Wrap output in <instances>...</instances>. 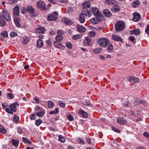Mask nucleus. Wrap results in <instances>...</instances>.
I'll return each instance as SVG.
<instances>
[{
  "label": "nucleus",
  "mask_w": 149,
  "mask_h": 149,
  "mask_svg": "<svg viewBox=\"0 0 149 149\" xmlns=\"http://www.w3.org/2000/svg\"><path fill=\"white\" fill-rule=\"evenodd\" d=\"M7 18V17H6L5 16H4L2 15H1L0 14V20H6V19Z\"/></svg>",
  "instance_id": "nucleus-40"
},
{
  "label": "nucleus",
  "mask_w": 149,
  "mask_h": 149,
  "mask_svg": "<svg viewBox=\"0 0 149 149\" xmlns=\"http://www.w3.org/2000/svg\"><path fill=\"white\" fill-rule=\"evenodd\" d=\"M129 39L132 42H134V40H135L134 37L133 36H131L130 38Z\"/></svg>",
  "instance_id": "nucleus-51"
},
{
  "label": "nucleus",
  "mask_w": 149,
  "mask_h": 149,
  "mask_svg": "<svg viewBox=\"0 0 149 149\" xmlns=\"http://www.w3.org/2000/svg\"><path fill=\"white\" fill-rule=\"evenodd\" d=\"M54 105V103L52 101L50 100L48 101V105L49 107H52Z\"/></svg>",
  "instance_id": "nucleus-42"
},
{
  "label": "nucleus",
  "mask_w": 149,
  "mask_h": 149,
  "mask_svg": "<svg viewBox=\"0 0 149 149\" xmlns=\"http://www.w3.org/2000/svg\"><path fill=\"white\" fill-rule=\"evenodd\" d=\"M77 29L79 32L82 33L84 32L86 30V29L84 27L79 24L77 25Z\"/></svg>",
  "instance_id": "nucleus-13"
},
{
  "label": "nucleus",
  "mask_w": 149,
  "mask_h": 149,
  "mask_svg": "<svg viewBox=\"0 0 149 149\" xmlns=\"http://www.w3.org/2000/svg\"><path fill=\"white\" fill-rule=\"evenodd\" d=\"M143 101L140 99L136 98L134 101V105H137L140 104L141 103H143Z\"/></svg>",
  "instance_id": "nucleus-25"
},
{
  "label": "nucleus",
  "mask_w": 149,
  "mask_h": 149,
  "mask_svg": "<svg viewBox=\"0 0 149 149\" xmlns=\"http://www.w3.org/2000/svg\"><path fill=\"white\" fill-rule=\"evenodd\" d=\"M2 13V15L4 16H5L6 17H7V18L6 19V21L7 22H9L10 21L11 17L7 10L6 9L3 10Z\"/></svg>",
  "instance_id": "nucleus-8"
},
{
  "label": "nucleus",
  "mask_w": 149,
  "mask_h": 149,
  "mask_svg": "<svg viewBox=\"0 0 149 149\" xmlns=\"http://www.w3.org/2000/svg\"><path fill=\"white\" fill-rule=\"evenodd\" d=\"M17 36V33L16 32L12 31L10 33V36L11 37H13Z\"/></svg>",
  "instance_id": "nucleus-39"
},
{
  "label": "nucleus",
  "mask_w": 149,
  "mask_h": 149,
  "mask_svg": "<svg viewBox=\"0 0 149 149\" xmlns=\"http://www.w3.org/2000/svg\"><path fill=\"white\" fill-rule=\"evenodd\" d=\"M26 10L28 13L31 14H33L35 12L34 9L31 6H28Z\"/></svg>",
  "instance_id": "nucleus-17"
},
{
  "label": "nucleus",
  "mask_w": 149,
  "mask_h": 149,
  "mask_svg": "<svg viewBox=\"0 0 149 149\" xmlns=\"http://www.w3.org/2000/svg\"><path fill=\"white\" fill-rule=\"evenodd\" d=\"M91 12L86 10L82 12L80 15L79 20L81 23H83L85 21V16L90 17L91 16Z\"/></svg>",
  "instance_id": "nucleus-1"
},
{
  "label": "nucleus",
  "mask_w": 149,
  "mask_h": 149,
  "mask_svg": "<svg viewBox=\"0 0 149 149\" xmlns=\"http://www.w3.org/2000/svg\"><path fill=\"white\" fill-rule=\"evenodd\" d=\"M100 20V19L99 17L95 16V17L91 19L90 22L93 24H96Z\"/></svg>",
  "instance_id": "nucleus-12"
},
{
  "label": "nucleus",
  "mask_w": 149,
  "mask_h": 149,
  "mask_svg": "<svg viewBox=\"0 0 149 149\" xmlns=\"http://www.w3.org/2000/svg\"><path fill=\"white\" fill-rule=\"evenodd\" d=\"M1 36L4 38L8 36V33L6 31H3L1 33Z\"/></svg>",
  "instance_id": "nucleus-41"
},
{
  "label": "nucleus",
  "mask_w": 149,
  "mask_h": 149,
  "mask_svg": "<svg viewBox=\"0 0 149 149\" xmlns=\"http://www.w3.org/2000/svg\"><path fill=\"white\" fill-rule=\"evenodd\" d=\"M145 32L148 35H149V25L147 26V27L146 28Z\"/></svg>",
  "instance_id": "nucleus-54"
},
{
  "label": "nucleus",
  "mask_w": 149,
  "mask_h": 149,
  "mask_svg": "<svg viewBox=\"0 0 149 149\" xmlns=\"http://www.w3.org/2000/svg\"><path fill=\"white\" fill-rule=\"evenodd\" d=\"M103 13L104 15L108 17H109L112 15V14L111 12L107 9L104 10L103 11Z\"/></svg>",
  "instance_id": "nucleus-23"
},
{
  "label": "nucleus",
  "mask_w": 149,
  "mask_h": 149,
  "mask_svg": "<svg viewBox=\"0 0 149 149\" xmlns=\"http://www.w3.org/2000/svg\"><path fill=\"white\" fill-rule=\"evenodd\" d=\"M119 10V6L118 5L113 6H112L111 8V10L113 13L116 12Z\"/></svg>",
  "instance_id": "nucleus-20"
},
{
  "label": "nucleus",
  "mask_w": 149,
  "mask_h": 149,
  "mask_svg": "<svg viewBox=\"0 0 149 149\" xmlns=\"http://www.w3.org/2000/svg\"><path fill=\"white\" fill-rule=\"evenodd\" d=\"M52 42V40L50 39H49L47 40L46 42V43L47 45L49 46Z\"/></svg>",
  "instance_id": "nucleus-52"
},
{
  "label": "nucleus",
  "mask_w": 149,
  "mask_h": 149,
  "mask_svg": "<svg viewBox=\"0 0 149 149\" xmlns=\"http://www.w3.org/2000/svg\"><path fill=\"white\" fill-rule=\"evenodd\" d=\"M65 45L68 48L72 49V45L70 42H67L65 44Z\"/></svg>",
  "instance_id": "nucleus-43"
},
{
  "label": "nucleus",
  "mask_w": 149,
  "mask_h": 149,
  "mask_svg": "<svg viewBox=\"0 0 149 149\" xmlns=\"http://www.w3.org/2000/svg\"><path fill=\"white\" fill-rule=\"evenodd\" d=\"M11 142L14 146L16 147L18 146L19 141L18 140L13 139L11 140Z\"/></svg>",
  "instance_id": "nucleus-29"
},
{
  "label": "nucleus",
  "mask_w": 149,
  "mask_h": 149,
  "mask_svg": "<svg viewBox=\"0 0 149 149\" xmlns=\"http://www.w3.org/2000/svg\"><path fill=\"white\" fill-rule=\"evenodd\" d=\"M81 36L79 34H76L74 35L72 37V38L74 40H77L80 38Z\"/></svg>",
  "instance_id": "nucleus-37"
},
{
  "label": "nucleus",
  "mask_w": 149,
  "mask_h": 149,
  "mask_svg": "<svg viewBox=\"0 0 149 149\" xmlns=\"http://www.w3.org/2000/svg\"><path fill=\"white\" fill-rule=\"evenodd\" d=\"M112 38L113 40L116 41H122L121 38L119 36H118L116 35H113L112 36Z\"/></svg>",
  "instance_id": "nucleus-19"
},
{
  "label": "nucleus",
  "mask_w": 149,
  "mask_h": 149,
  "mask_svg": "<svg viewBox=\"0 0 149 149\" xmlns=\"http://www.w3.org/2000/svg\"><path fill=\"white\" fill-rule=\"evenodd\" d=\"M45 112L43 109L39 111L36 112V115L39 117H41L43 116L45 114Z\"/></svg>",
  "instance_id": "nucleus-22"
},
{
  "label": "nucleus",
  "mask_w": 149,
  "mask_h": 149,
  "mask_svg": "<svg viewBox=\"0 0 149 149\" xmlns=\"http://www.w3.org/2000/svg\"><path fill=\"white\" fill-rule=\"evenodd\" d=\"M106 2L109 5H112L115 3V1L114 0H106Z\"/></svg>",
  "instance_id": "nucleus-30"
},
{
  "label": "nucleus",
  "mask_w": 149,
  "mask_h": 149,
  "mask_svg": "<svg viewBox=\"0 0 149 149\" xmlns=\"http://www.w3.org/2000/svg\"><path fill=\"white\" fill-rule=\"evenodd\" d=\"M101 50V49L100 48H97L94 50L95 53L99 54Z\"/></svg>",
  "instance_id": "nucleus-47"
},
{
  "label": "nucleus",
  "mask_w": 149,
  "mask_h": 149,
  "mask_svg": "<svg viewBox=\"0 0 149 149\" xmlns=\"http://www.w3.org/2000/svg\"><path fill=\"white\" fill-rule=\"evenodd\" d=\"M58 103L60 106L62 107H63L65 106V103L60 100L58 101Z\"/></svg>",
  "instance_id": "nucleus-44"
},
{
  "label": "nucleus",
  "mask_w": 149,
  "mask_h": 149,
  "mask_svg": "<svg viewBox=\"0 0 149 149\" xmlns=\"http://www.w3.org/2000/svg\"><path fill=\"white\" fill-rule=\"evenodd\" d=\"M59 42L56 41L54 42V45L57 48L60 49L61 48L62 46L61 43Z\"/></svg>",
  "instance_id": "nucleus-26"
},
{
  "label": "nucleus",
  "mask_w": 149,
  "mask_h": 149,
  "mask_svg": "<svg viewBox=\"0 0 149 149\" xmlns=\"http://www.w3.org/2000/svg\"><path fill=\"white\" fill-rule=\"evenodd\" d=\"M89 36L91 37H93L95 36V33L93 31H91L89 32Z\"/></svg>",
  "instance_id": "nucleus-48"
},
{
  "label": "nucleus",
  "mask_w": 149,
  "mask_h": 149,
  "mask_svg": "<svg viewBox=\"0 0 149 149\" xmlns=\"http://www.w3.org/2000/svg\"><path fill=\"white\" fill-rule=\"evenodd\" d=\"M134 17L132 18V20L134 22H138L140 19V16L139 13H135L133 14Z\"/></svg>",
  "instance_id": "nucleus-10"
},
{
  "label": "nucleus",
  "mask_w": 149,
  "mask_h": 149,
  "mask_svg": "<svg viewBox=\"0 0 149 149\" xmlns=\"http://www.w3.org/2000/svg\"><path fill=\"white\" fill-rule=\"evenodd\" d=\"M58 13L55 11L52 14L49 15L47 17V20L49 21H55L57 19Z\"/></svg>",
  "instance_id": "nucleus-5"
},
{
  "label": "nucleus",
  "mask_w": 149,
  "mask_h": 149,
  "mask_svg": "<svg viewBox=\"0 0 149 149\" xmlns=\"http://www.w3.org/2000/svg\"><path fill=\"white\" fill-rule=\"evenodd\" d=\"M42 121L39 118L36 120L35 124L38 126H39L42 123Z\"/></svg>",
  "instance_id": "nucleus-35"
},
{
  "label": "nucleus",
  "mask_w": 149,
  "mask_h": 149,
  "mask_svg": "<svg viewBox=\"0 0 149 149\" xmlns=\"http://www.w3.org/2000/svg\"><path fill=\"white\" fill-rule=\"evenodd\" d=\"M85 40L86 41L84 42L85 45L89 46L92 45V39L91 38L87 37L86 38Z\"/></svg>",
  "instance_id": "nucleus-9"
},
{
  "label": "nucleus",
  "mask_w": 149,
  "mask_h": 149,
  "mask_svg": "<svg viewBox=\"0 0 149 149\" xmlns=\"http://www.w3.org/2000/svg\"><path fill=\"white\" fill-rule=\"evenodd\" d=\"M79 142L80 143L82 144L83 145H84L85 144V142L83 140H82L80 138H79Z\"/></svg>",
  "instance_id": "nucleus-62"
},
{
  "label": "nucleus",
  "mask_w": 149,
  "mask_h": 149,
  "mask_svg": "<svg viewBox=\"0 0 149 149\" xmlns=\"http://www.w3.org/2000/svg\"><path fill=\"white\" fill-rule=\"evenodd\" d=\"M59 112V109L58 108H56L55 109V110L49 112L50 114H54L58 113Z\"/></svg>",
  "instance_id": "nucleus-33"
},
{
  "label": "nucleus",
  "mask_w": 149,
  "mask_h": 149,
  "mask_svg": "<svg viewBox=\"0 0 149 149\" xmlns=\"http://www.w3.org/2000/svg\"><path fill=\"white\" fill-rule=\"evenodd\" d=\"M6 23L5 20H0V25L1 26H3L5 25Z\"/></svg>",
  "instance_id": "nucleus-49"
},
{
  "label": "nucleus",
  "mask_w": 149,
  "mask_h": 149,
  "mask_svg": "<svg viewBox=\"0 0 149 149\" xmlns=\"http://www.w3.org/2000/svg\"><path fill=\"white\" fill-rule=\"evenodd\" d=\"M90 0H87V1L84 2L82 5L83 7L84 8L86 9L89 8L91 5V4L89 2Z\"/></svg>",
  "instance_id": "nucleus-16"
},
{
  "label": "nucleus",
  "mask_w": 149,
  "mask_h": 149,
  "mask_svg": "<svg viewBox=\"0 0 149 149\" xmlns=\"http://www.w3.org/2000/svg\"><path fill=\"white\" fill-rule=\"evenodd\" d=\"M112 129L113 130L116 132L120 133V130L116 127H112Z\"/></svg>",
  "instance_id": "nucleus-50"
},
{
  "label": "nucleus",
  "mask_w": 149,
  "mask_h": 149,
  "mask_svg": "<svg viewBox=\"0 0 149 149\" xmlns=\"http://www.w3.org/2000/svg\"><path fill=\"white\" fill-rule=\"evenodd\" d=\"M143 136L146 137L148 138L149 137V135L146 132H145L143 134Z\"/></svg>",
  "instance_id": "nucleus-64"
},
{
  "label": "nucleus",
  "mask_w": 149,
  "mask_h": 149,
  "mask_svg": "<svg viewBox=\"0 0 149 149\" xmlns=\"http://www.w3.org/2000/svg\"><path fill=\"white\" fill-rule=\"evenodd\" d=\"M7 95L8 97H10L11 99H13V94L11 93H8Z\"/></svg>",
  "instance_id": "nucleus-60"
},
{
  "label": "nucleus",
  "mask_w": 149,
  "mask_h": 149,
  "mask_svg": "<svg viewBox=\"0 0 149 149\" xmlns=\"http://www.w3.org/2000/svg\"><path fill=\"white\" fill-rule=\"evenodd\" d=\"M45 31V28L43 27H40L38 28L36 30V32L37 33H44Z\"/></svg>",
  "instance_id": "nucleus-18"
},
{
  "label": "nucleus",
  "mask_w": 149,
  "mask_h": 149,
  "mask_svg": "<svg viewBox=\"0 0 149 149\" xmlns=\"http://www.w3.org/2000/svg\"><path fill=\"white\" fill-rule=\"evenodd\" d=\"M117 122L119 123L122 124H126L127 121L123 118L119 117L117 119Z\"/></svg>",
  "instance_id": "nucleus-15"
},
{
  "label": "nucleus",
  "mask_w": 149,
  "mask_h": 149,
  "mask_svg": "<svg viewBox=\"0 0 149 149\" xmlns=\"http://www.w3.org/2000/svg\"><path fill=\"white\" fill-rule=\"evenodd\" d=\"M27 7L26 8H25L24 7L22 8L21 10V13L23 14L24 13H26L27 11Z\"/></svg>",
  "instance_id": "nucleus-45"
},
{
  "label": "nucleus",
  "mask_w": 149,
  "mask_h": 149,
  "mask_svg": "<svg viewBox=\"0 0 149 149\" xmlns=\"http://www.w3.org/2000/svg\"><path fill=\"white\" fill-rule=\"evenodd\" d=\"M134 77H129V80L132 83H134Z\"/></svg>",
  "instance_id": "nucleus-56"
},
{
  "label": "nucleus",
  "mask_w": 149,
  "mask_h": 149,
  "mask_svg": "<svg viewBox=\"0 0 149 149\" xmlns=\"http://www.w3.org/2000/svg\"><path fill=\"white\" fill-rule=\"evenodd\" d=\"M22 140L24 143H29V144H31L32 143L31 142L29 141V139L23 137Z\"/></svg>",
  "instance_id": "nucleus-31"
},
{
  "label": "nucleus",
  "mask_w": 149,
  "mask_h": 149,
  "mask_svg": "<svg viewBox=\"0 0 149 149\" xmlns=\"http://www.w3.org/2000/svg\"><path fill=\"white\" fill-rule=\"evenodd\" d=\"M57 33L58 35L61 36V35L63 34V31L61 30H59L58 31Z\"/></svg>",
  "instance_id": "nucleus-58"
},
{
  "label": "nucleus",
  "mask_w": 149,
  "mask_h": 149,
  "mask_svg": "<svg viewBox=\"0 0 149 149\" xmlns=\"http://www.w3.org/2000/svg\"><path fill=\"white\" fill-rule=\"evenodd\" d=\"M97 42L102 47H105L109 43L108 40L104 38H100L97 40Z\"/></svg>",
  "instance_id": "nucleus-4"
},
{
  "label": "nucleus",
  "mask_w": 149,
  "mask_h": 149,
  "mask_svg": "<svg viewBox=\"0 0 149 149\" xmlns=\"http://www.w3.org/2000/svg\"><path fill=\"white\" fill-rule=\"evenodd\" d=\"M79 113L82 115L84 118H86L88 116L86 113L83 110H80L79 111Z\"/></svg>",
  "instance_id": "nucleus-27"
},
{
  "label": "nucleus",
  "mask_w": 149,
  "mask_h": 149,
  "mask_svg": "<svg viewBox=\"0 0 149 149\" xmlns=\"http://www.w3.org/2000/svg\"><path fill=\"white\" fill-rule=\"evenodd\" d=\"M42 109H43L42 108H41L40 107L38 106H37L35 108V110L36 111H39Z\"/></svg>",
  "instance_id": "nucleus-53"
},
{
  "label": "nucleus",
  "mask_w": 149,
  "mask_h": 149,
  "mask_svg": "<svg viewBox=\"0 0 149 149\" xmlns=\"http://www.w3.org/2000/svg\"><path fill=\"white\" fill-rule=\"evenodd\" d=\"M62 22L68 25H70L73 24V22L70 20L66 18H63L62 19Z\"/></svg>",
  "instance_id": "nucleus-11"
},
{
  "label": "nucleus",
  "mask_w": 149,
  "mask_h": 149,
  "mask_svg": "<svg viewBox=\"0 0 149 149\" xmlns=\"http://www.w3.org/2000/svg\"><path fill=\"white\" fill-rule=\"evenodd\" d=\"M140 33V31L138 29H136L135 30H132L130 31V33L131 34H135L137 35Z\"/></svg>",
  "instance_id": "nucleus-24"
},
{
  "label": "nucleus",
  "mask_w": 149,
  "mask_h": 149,
  "mask_svg": "<svg viewBox=\"0 0 149 149\" xmlns=\"http://www.w3.org/2000/svg\"><path fill=\"white\" fill-rule=\"evenodd\" d=\"M22 128L20 127H18L17 128V132L19 134H21L22 133Z\"/></svg>",
  "instance_id": "nucleus-55"
},
{
  "label": "nucleus",
  "mask_w": 149,
  "mask_h": 149,
  "mask_svg": "<svg viewBox=\"0 0 149 149\" xmlns=\"http://www.w3.org/2000/svg\"><path fill=\"white\" fill-rule=\"evenodd\" d=\"M113 47L111 45H110L108 47V49L109 50H111L113 49Z\"/></svg>",
  "instance_id": "nucleus-61"
},
{
  "label": "nucleus",
  "mask_w": 149,
  "mask_h": 149,
  "mask_svg": "<svg viewBox=\"0 0 149 149\" xmlns=\"http://www.w3.org/2000/svg\"><path fill=\"white\" fill-rule=\"evenodd\" d=\"M19 7L18 6H16L13 9V13L14 15L17 16L19 15Z\"/></svg>",
  "instance_id": "nucleus-14"
},
{
  "label": "nucleus",
  "mask_w": 149,
  "mask_h": 149,
  "mask_svg": "<svg viewBox=\"0 0 149 149\" xmlns=\"http://www.w3.org/2000/svg\"><path fill=\"white\" fill-rule=\"evenodd\" d=\"M13 121L15 123H17L18 122L19 120V118L18 116L16 115H15L13 117Z\"/></svg>",
  "instance_id": "nucleus-36"
},
{
  "label": "nucleus",
  "mask_w": 149,
  "mask_h": 149,
  "mask_svg": "<svg viewBox=\"0 0 149 149\" xmlns=\"http://www.w3.org/2000/svg\"><path fill=\"white\" fill-rule=\"evenodd\" d=\"M37 47L38 48H41L43 44L42 40L40 39L37 40Z\"/></svg>",
  "instance_id": "nucleus-21"
},
{
  "label": "nucleus",
  "mask_w": 149,
  "mask_h": 149,
  "mask_svg": "<svg viewBox=\"0 0 149 149\" xmlns=\"http://www.w3.org/2000/svg\"><path fill=\"white\" fill-rule=\"evenodd\" d=\"M125 25L124 22L121 21L117 22L115 25V27L117 31H121L124 29Z\"/></svg>",
  "instance_id": "nucleus-3"
},
{
  "label": "nucleus",
  "mask_w": 149,
  "mask_h": 149,
  "mask_svg": "<svg viewBox=\"0 0 149 149\" xmlns=\"http://www.w3.org/2000/svg\"><path fill=\"white\" fill-rule=\"evenodd\" d=\"M68 120L70 121H72L74 119V118L73 116L71 115H69L68 116Z\"/></svg>",
  "instance_id": "nucleus-59"
},
{
  "label": "nucleus",
  "mask_w": 149,
  "mask_h": 149,
  "mask_svg": "<svg viewBox=\"0 0 149 149\" xmlns=\"http://www.w3.org/2000/svg\"><path fill=\"white\" fill-rule=\"evenodd\" d=\"M7 132L6 130L2 126L0 127V132L2 133H6Z\"/></svg>",
  "instance_id": "nucleus-38"
},
{
  "label": "nucleus",
  "mask_w": 149,
  "mask_h": 149,
  "mask_svg": "<svg viewBox=\"0 0 149 149\" xmlns=\"http://www.w3.org/2000/svg\"><path fill=\"white\" fill-rule=\"evenodd\" d=\"M91 12L95 16L99 17H101L102 15L100 13L98 9L96 7H93L92 8L91 10H88Z\"/></svg>",
  "instance_id": "nucleus-7"
},
{
  "label": "nucleus",
  "mask_w": 149,
  "mask_h": 149,
  "mask_svg": "<svg viewBox=\"0 0 149 149\" xmlns=\"http://www.w3.org/2000/svg\"><path fill=\"white\" fill-rule=\"evenodd\" d=\"M36 5L38 8L40 10H46L45 4L44 2L41 0L38 1L36 3Z\"/></svg>",
  "instance_id": "nucleus-6"
},
{
  "label": "nucleus",
  "mask_w": 149,
  "mask_h": 149,
  "mask_svg": "<svg viewBox=\"0 0 149 149\" xmlns=\"http://www.w3.org/2000/svg\"><path fill=\"white\" fill-rule=\"evenodd\" d=\"M35 100L36 101V103H37V104L39 103L40 100H39V99L38 98L36 97H35Z\"/></svg>",
  "instance_id": "nucleus-63"
},
{
  "label": "nucleus",
  "mask_w": 149,
  "mask_h": 149,
  "mask_svg": "<svg viewBox=\"0 0 149 149\" xmlns=\"http://www.w3.org/2000/svg\"><path fill=\"white\" fill-rule=\"evenodd\" d=\"M56 39L57 41L60 42L62 40L63 37L61 36L58 35L56 36Z\"/></svg>",
  "instance_id": "nucleus-34"
},
{
  "label": "nucleus",
  "mask_w": 149,
  "mask_h": 149,
  "mask_svg": "<svg viewBox=\"0 0 149 149\" xmlns=\"http://www.w3.org/2000/svg\"><path fill=\"white\" fill-rule=\"evenodd\" d=\"M31 120H35L36 118V116L35 113L32 114L30 117Z\"/></svg>",
  "instance_id": "nucleus-46"
},
{
  "label": "nucleus",
  "mask_w": 149,
  "mask_h": 149,
  "mask_svg": "<svg viewBox=\"0 0 149 149\" xmlns=\"http://www.w3.org/2000/svg\"><path fill=\"white\" fill-rule=\"evenodd\" d=\"M140 2L139 0L135 1L132 4V6L134 7H137L140 5Z\"/></svg>",
  "instance_id": "nucleus-28"
},
{
  "label": "nucleus",
  "mask_w": 149,
  "mask_h": 149,
  "mask_svg": "<svg viewBox=\"0 0 149 149\" xmlns=\"http://www.w3.org/2000/svg\"><path fill=\"white\" fill-rule=\"evenodd\" d=\"M58 139L59 141L62 142H64L65 141V138L61 135H59L58 136Z\"/></svg>",
  "instance_id": "nucleus-32"
},
{
  "label": "nucleus",
  "mask_w": 149,
  "mask_h": 149,
  "mask_svg": "<svg viewBox=\"0 0 149 149\" xmlns=\"http://www.w3.org/2000/svg\"><path fill=\"white\" fill-rule=\"evenodd\" d=\"M16 105H18L19 104L17 103H14L10 105L8 108H6L5 109L6 111L10 114H13V112H15L17 110V107Z\"/></svg>",
  "instance_id": "nucleus-2"
},
{
  "label": "nucleus",
  "mask_w": 149,
  "mask_h": 149,
  "mask_svg": "<svg viewBox=\"0 0 149 149\" xmlns=\"http://www.w3.org/2000/svg\"><path fill=\"white\" fill-rule=\"evenodd\" d=\"M29 40L28 38H26L22 41V42L24 44H27Z\"/></svg>",
  "instance_id": "nucleus-57"
}]
</instances>
